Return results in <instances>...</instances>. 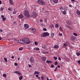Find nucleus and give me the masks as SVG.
<instances>
[{"label": "nucleus", "instance_id": "49", "mask_svg": "<svg viewBox=\"0 0 80 80\" xmlns=\"http://www.w3.org/2000/svg\"><path fill=\"white\" fill-rule=\"evenodd\" d=\"M28 67L29 68H30L31 67H32V65H31L29 64L28 65Z\"/></svg>", "mask_w": 80, "mask_h": 80}, {"label": "nucleus", "instance_id": "28", "mask_svg": "<svg viewBox=\"0 0 80 80\" xmlns=\"http://www.w3.org/2000/svg\"><path fill=\"white\" fill-rule=\"evenodd\" d=\"M76 54L77 56H79L80 55V53L78 52H76Z\"/></svg>", "mask_w": 80, "mask_h": 80}, {"label": "nucleus", "instance_id": "14", "mask_svg": "<svg viewBox=\"0 0 80 80\" xmlns=\"http://www.w3.org/2000/svg\"><path fill=\"white\" fill-rule=\"evenodd\" d=\"M53 2L54 3H58V0H53Z\"/></svg>", "mask_w": 80, "mask_h": 80}, {"label": "nucleus", "instance_id": "5", "mask_svg": "<svg viewBox=\"0 0 80 80\" xmlns=\"http://www.w3.org/2000/svg\"><path fill=\"white\" fill-rule=\"evenodd\" d=\"M30 30L32 33H36V30L35 28H30Z\"/></svg>", "mask_w": 80, "mask_h": 80}, {"label": "nucleus", "instance_id": "44", "mask_svg": "<svg viewBox=\"0 0 80 80\" xmlns=\"http://www.w3.org/2000/svg\"><path fill=\"white\" fill-rule=\"evenodd\" d=\"M63 46L64 47H66V46H67V45L66 44H64Z\"/></svg>", "mask_w": 80, "mask_h": 80}, {"label": "nucleus", "instance_id": "64", "mask_svg": "<svg viewBox=\"0 0 80 80\" xmlns=\"http://www.w3.org/2000/svg\"><path fill=\"white\" fill-rule=\"evenodd\" d=\"M72 2H75V0H71Z\"/></svg>", "mask_w": 80, "mask_h": 80}, {"label": "nucleus", "instance_id": "29", "mask_svg": "<svg viewBox=\"0 0 80 80\" xmlns=\"http://www.w3.org/2000/svg\"><path fill=\"white\" fill-rule=\"evenodd\" d=\"M8 10H9V11H12V8H8Z\"/></svg>", "mask_w": 80, "mask_h": 80}, {"label": "nucleus", "instance_id": "37", "mask_svg": "<svg viewBox=\"0 0 80 80\" xmlns=\"http://www.w3.org/2000/svg\"><path fill=\"white\" fill-rule=\"evenodd\" d=\"M2 21H5L6 20V18H2Z\"/></svg>", "mask_w": 80, "mask_h": 80}, {"label": "nucleus", "instance_id": "25", "mask_svg": "<svg viewBox=\"0 0 80 80\" xmlns=\"http://www.w3.org/2000/svg\"><path fill=\"white\" fill-rule=\"evenodd\" d=\"M59 30L61 31V32H62L63 31V29H62V28L61 27H60L59 28Z\"/></svg>", "mask_w": 80, "mask_h": 80}, {"label": "nucleus", "instance_id": "12", "mask_svg": "<svg viewBox=\"0 0 80 80\" xmlns=\"http://www.w3.org/2000/svg\"><path fill=\"white\" fill-rule=\"evenodd\" d=\"M14 73H17V74H18V75H22L21 73L18 71H15Z\"/></svg>", "mask_w": 80, "mask_h": 80}, {"label": "nucleus", "instance_id": "20", "mask_svg": "<svg viewBox=\"0 0 80 80\" xmlns=\"http://www.w3.org/2000/svg\"><path fill=\"white\" fill-rule=\"evenodd\" d=\"M9 2L11 5H13V2L12 1H9Z\"/></svg>", "mask_w": 80, "mask_h": 80}, {"label": "nucleus", "instance_id": "39", "mask_svg": "<svg viewBox=\"0 0 80 80\" xmlns=\"http://www.w3.org/2000/svg\"><path fill=\"white\" fill-rule=\"evenodd\" d=\"M16 12L15 11H14L12 12V13L14 14H16Z\"/></svg>", "mask_w": 80, "mask_h": 80}, {"label": "nucleus", "instance_id": "22", "mask_svg": "<svg viewBox=\"0 0 80 80\" xmlns=\"http://www.w3.org/2000/svg\"><path fill=\"white\" fill-rule=\"evenodd\" d=\"M59 9L60 10H63V6H62L60 7H59Z\"/></svg>", "mask_w": 80, "mask_h": 80}, {"label": "nucleus", "instance_id": "58", "mask_svg": "<svg viewBox=\"0 0 80 80\" xmlns=\"http://www.w3.org/2000/svg\"><path fill=\"white\" fill-rule=\"evenodd\" d=\"M51 27H54V25H53V24L51 25Z\"/></svg>", "mask_w": 80, "mask_h": 80}, {"label": "nucleus", "instance_id": "10", "mask_svg": "<svg viewBox=\"0 0 80 80\" xmlns=\"http://www.w3.org/2000/svg\"><path fill=\"white\" fill-rule=\"evenodd\" d=\"M66 23L68 25H72V23L71 22V21H66Z\"/></svg>", "mask_w": 80, "mask_h": 80}, {"label": "nucleus", "instance_id": "16", "mask_svg": "<svg viewBox=\"0 0 80 80\" xmlns=\"http://www.w3.org/2000/svg\"><path fill=\"white\" fill-rule=\"evenodd\" d=\"M46 58L45 57H42V61H44V62H45V60H46Z\"/></svg>", "mask_w": 80, "mask_h": 80}, {"label": "nucleus", "instance_id": "63", "mask_svg": "<svg viewBox=\"0 0 80 80\" xmlns=\"http://www.w3.org/2000/svg\"><path fill=\"white\" fill-rule=\"evenodd\" d=\"M38 75H36V77H38Z\"/></svg>", "mask_w": 80, "mask_h": 80}, {"label": "nucleus", "instance_id": "36", "mask_svg": "<svg viewBox=\"0 0 80 80\" xmlns=\"http://www.w3.org/2000/svg\"><path fill=\"white\" fill-rule=\"evenodd\" d=\"M3 76L4 77H7V75H6L5 74H3Z\"/></svg>", "mask_w": 80, "mask_h": 80}, {"label": "nucleus", "instance_id": "38", "mask_svg": "<svg viewBox=\"0 0 80 80\" xmlns=\"http://www.w3.org/2000/svg\"><path fill=\"white\" fill-rule=\"evenodd\" d=\"M54 64L55 65H57L58 64V62L57 61H56Z\"/></svg>", "mask_w": 80, "mask_h": 80}, {"label": "nucleus", "instance_id": "15", "mask_svg": "<svg viewBox=\"0 0 80 80\" xmlns=\"http://www.w3.org/2000/svg\"><path fill=\"white\" fill-rule=\"evenodd\" d=\"M76 13L77 14V15H79V16H80V11L78 10H77L76 11Z\"/></svg>", "mask_w": 80, "mask_h": 80}, {"label": "nucleus", "instance_id": "54", "mask_svg": "<svg viewBox=\"0 0 80 80\" xmlns=\"http://www.w3.org/2000/svg\"><path fill=\"white\" fill-rule=\"evenodd\" d=\"M1 18H4V16H3V15H2V16H1Z\"/></svg>", "mask_w": 80, "mask_h": 80}, {"label": "nucleus", "instance_id": "6", "mask_svg": "<svg viewBox=\"0 0 80 80\" xmlns=\"http://www.w3.org/2000/svg\"><path fill=\"white\" fill-rule=\"evenodd\" d=\"M37 13L35 12H33L31 15V17H33V18H35V17H37Z\"/></svg>", "mask_w": 80, "mask_h": 80}, {"label": "nucleus", "instance_id": "57", "mask_svg": "<svg viewBox=\"0 0 80 80\" xmlns=\"http://www.w3.org/2000/svg\"><path fill=\"white\" fill-rule=\"evenodd\" d=\"M39 48H36V50H39Z\"/></svg>", "mask_w": 80, "mask_h": 80}, {"label": "nucleus", "instance_id": "3", "mask_svg": "<svg viewBox=\"0 0 80 80\" xmlns=\"http://www.w3.org/2000/svg\"><path fill=\"white\" fill-rule=\"evenodd\" d=\"M49 33L47 32H43V34H42L41 36L42 37H46L47 36H48L49 35Z\"/></svg>", "mask_w": 80, "mask_h": 80}, {"label": "nucleus", "instance_id": "56", "mask_svg": "<svg viewBox=\"0 0 80 80\" xmlns=\"http://www.w3.org/2000/svg\"><path fill=\"white\" fill-rule=\"evenodd\" d=\"M41 78L42 79V80H43V79H44V78L43 76H42L41 77Z\"/></svg>", "mask_w": 80, "mask_h": 80}, {"label": "nucleus", "instance_id": "2", "mask_svg": "<svg viewBox=\"0 0 80 80\" xmlns=\"http://www.w3.org/2000/svg\"><path fill=\"white\" fill-rule=\"evenodd\" d=\"M24 16H25V17H28V18H29V17H30V14H29V12H28V11L27 10H26L24 11Z\"/></svg>", "mask_w": 80, "mask_h": 80}, {"label": "nucleus", "instance_id": "59", "mask_svg": "<svg viewBox=\"0 0 80 80\" xmlns=\"http://www.w3.org/2000/svg\"><path fill=\"white\" fill-rule=\"evenodd\" d=\"M58 59H59V60H61V58H60V57H59Z\"/></svg>", "mask_w": 80, "mask_h": 80}, {"label": "nucleus", "instance_id": "42", "mask_svg": "<svg viewBox=\"0 0 80 80\" xmlns=\"http://www.w3.org/2000/svg\"><path fill=\"white\" fill-rule=\"evenodd\" d=\"M51 37H53V36H54V33H52L51 34Z\"/></svg>", "mask_w": 80, "mask_h": 80}, {"label": "nucleus", "instance_id": "43", "mask_svg": "<svg viewBox=\"0 0 80 80\" xmlns=\"http://www.w3.org/2000/svg\"><path fill=\"white\" fill-rule=\"evenodd\" d=\"M2 10H3V8H1V9H0V11H2Z\"/></svg>", "mask_w": 80, "mask_h": 80}, {"label": "nucleus", "instance_id": "62", "mask_svg": "<svg viewBox=\"0 0 80 80\" xmlns=\"http://www.w3.org/2000/svg\"><path fill=\"white\" fill-rule=\"evenodd\" d=\"M11 58H12V59H13V58H14V57L13 56H12L11 57Z\"/></svg>", "mask_w": 80, "mask_h": 80}, {"label": "nucleus", "instance_id": "61", "mask_svg": "<svg viewBox=\"0 0 80 80\" xmlns=\"http://www.w3.org/2000/svg\"><path fill=\"white\" fill-rule=\"evenodd\" d=\"M58 68H60V66L59 65H58Z\"/></svg>", "mask_w": 80, "mask_h": 80}, {"label": "nucleus", "instance_id": "26", "mask_svg": "<svg viewBox=\"0 0 80 80\" xmlns=\"http://www.w3.org/2000/svg\"><path fill=\"white\" fill-rule=\"evenodd\" d=\"M4 60L6 62H7V58H4Z\"/></svg>", "mask_w": 80, "mask_h": 80}, {"label": "nucleus", "instance_id": "30", "mask_svg": "<svg viewBox=\"0 0 80 80\" xmlns=\"http://www.w3.org/2000/svg\"><path fill=\"white\" fill-rule=\"evenodd\" d=\"M35 45H38V42L36 41L35 42Z\"/></svg>", "mask_w": 80, "mask_h": 80}, {"label": "nucleus", "instance_id": "40", "mask_svg": "<svg viewBox=\"0 0 80 80\" xmlns=\"http://www.w3.org/2000/svg\"><path fill=\"white\" fill-rule=\"evenodd\" d=\"M18 43H21V40H19L18 41Z\"/></svg>", "mask_w": 80, "mask_h": 80}, {"label": "nucleus", "instance_id": "9", "mask_svg": "<svg viewBox=\"0 0 80 80\" xmlns=\"http://www.w3.org/2000/svg\"><path fill=\"white\" fill-rule=\"evenodd\" d=\"M65 9H64V11L62 12V13L64 14V15H66V11H67V8H64Z\"/></svg>", "mask_w": 80, "mask_h": 80}, {"label": "nucleus", "instance_id": "55", "mask_svg": "<svg viewBox=\"0 0 80 80\" xmlns=\"http://www.w3.org/2000/svg\"><path fill=\"white\" fill-rule=\"evenodd\" d=\"M40 21L41 22H43V20L40 19Z\"/></svg>", "mask_w": 80, "mask_h": 80}, {"label": "nucleus", "instance_id": "48", "mask_svg": "<svg viewBox=\"0 0 80 80\" xmlns=\"http://www.w3.org/2000/svg\"><path fill=\"white\" fill-rule=\"evenodd\" d=\"M78 63H79V65H80V60H78Z\"/></svg>", "mask_w": 80, "mask_h": 80}, {"label": "nucleus", "instance_id": "45", "mask_svg": "<svg viewBox=\"0 0 80 80\" xmlns=\"http://www.w3.org/2000/svg\"><path fill=\"white\" fill-rule=\"evenodd\" d=\"M65 26H66V27H68V28H70V26L69 25H66Z\"/></svg>", "mask_w": 80, "mask_h": 80}, {"label": "nucleus", "instance_id": "60", "mask_svg": "<svg viewBox=\"0 0 80 80\" xmlns=\"http://www.w3.org/2000/svg\"><path fill=\"white\" fill-rule=\"evenodd\" d=\"M42 9L43 10H45V7H43V8H42Z\"/></svg>", "mask_w": 80, "mask_h": 80}, {"label": "nucleus", "instance_id": "13", "mask_svg": "<svg viewBox=\"0 0 80 80\" xmlns=\"http://www.w3.org/2000/svg\"><path fill=\"white\" fill-rule=\"evenodd\" d=\"M25 43V40H24V38L23 39H21L20 43H21L22 44H24Z\"/></svg>", "mask_w": 80, "mask_h": 80}, {"label": "nucleus", "instance_id": "23", "mask_svg": "<svg viewBox=\"0 0 80 80\" xmlns=\"http://www.w3.org/2000/svg\"><path fill=\"white\" fill-rule=\"evenodd\" d=\"M54 48H58V46L57 45H55L54 46Z\"/></svg>", "mask_w": 80, "mask_h": 80}, {"label": "nucleus", "instance_id": "27", "mask_svg": "<svg viewBox=\"0 0 80 80\" xmlns=\"http://www.w3.org/2000/svg\"><path fill=\"white\" fill-rule=\"evenodd\" d=\"M23 78V76H21L19 78V80H22V78Z\"/></svg>", "mask_w": 80, "mask_h": 80}, {"label": "nucleus", "instance_id": "4", "mask_svg": "<svg viewBox=\"0 0 80 80\" xmlns=\"http://www.w3.org/2000/svg\"><path fill=\"white\" fill-rule=\"evenodd\" d=\"M24 40L25 43L27 44H29L30 43V40H29L28 38H24Z\"/></svg>", "mask_w": 80, "mask_h": 80}, {"label": "nucleus", "instance_id": "46", "mask_svg": "<svg viewBox=\"0 0 80 80\" xmlns=\"http://www.w3.org/2000/svg\"><path fill=\"white\" fill-rule=\"evenodd\" d=\"M14 65L15 66H17L18 65V64L17 63H15Z\"/></svg>", "mask_w": 80, "mask_h": 80}, {"label": "nucleus", "instance_id": "31", "mask_svg": "<svg viewBox=\"0 0 80 80\" xmlns=\"http://www.w3.org/2000/svg\"><path fill=\"white\" fill-rule=\"evenodd\" d=\"M44 54H46V53H48V52H42Z\"/></svg>", "mask_w": 80, "mask_h": 80}, {"label": "nucleus", "instance_id": "47", "mask_svg": "<svg viewBox=\"0 0 80 80\" xmlns=\"http://www.w3.org/2000/svg\"><path fill=\"white\" fill-rule=\"evenodd\" d=\"M43 30H44V31H46L47 29L46 28H44L43 29Z\"/></svg>", "mask_w": 80, "mask_h": 80}, {"label": "nucleus", "instance_id": "7", "mask_svg": "<svg viewBox=\"0 0 80 80\" xmlns=\"http://www.w3.org/2000/svg\"><path fill=\"white\" fill-rule=\"evenodd\" d=\"M24 27L25 29H28L29 28V25L28 24H24Z\"/></svg>", "mask_w": 80, "mask_h": 80}, {"label": "nucleus", "instance_id": "53", "mask_svg": "<svg viewBox=\"0 0 80 80\" xmlns=\"http://www.w3.org/2000/svg\"><path fill=\"white\" fill-rule=\"evenodd\" d=\"M36 50V48H33V50Z\"/></svg>", "mask_w": 80, "mask_h": 80}, {"label": "nucleus", "instance_id": "34", "mask_svg": "<svg viewBox=\"0 0 80 80\" xmlns=\"http://www.w3.org/2000/svg\"><path fill=\"white\" fill-rule=\"evenodd\" d=\"M53 58H54V59L55 60H56L57 59V57H55V56H54Z\"/></svg>", "mask_w": 80, "mask_h": 80}, {"label": "nucleus", "instance_id": "18", "mask_svg": "<svg viewBox=\"0 0 80 80\" xmlns=\"http://www.w3.org/2000/svg\"><path fill=\"white\" fill-rule=\"evenodd\" d=\"M27 48H28V49H30L31 48V47H30V46L29 45H27Z\"/></svg>", "mask_w": 80, "mask_h": 80}, {"label": "nucleus", "instance_id": "51", "mask_svg": "<svg viewBox=\"0 0 80 80\" xmlns=\"http://www.w3.org/2000/svg\"><path fill=\"white\" fill-rule=\"evenodd\" d=\"M3 32V30L2 29H0V32Z\"/></svg>", "mask_w": 80, "mask_h": 80}, {"label": "nucleus", "instance_id": "11", "mask_svg": "<svg viewBox=\"0 0 80 80\" xmlns=\"http://www.w3.org/2000/svg\"><path fill=\"white\" fill-rule=\"evenodd\" d=\"M18 18H23V15L22 14H20L18 16Z\"/></svg>", "mask_w": 80, "mask_h": 80}, {"label": "nucleus", "instance_id": "21", "mask_svg": "<svg viewBox=\"0 0 80 80\" xmlns=\"http://www.w3.org/2000/svg\"><path fill=\"white\" fill-rule=\"evenodd\" d=\"M43 48L45 49V50H47V49H48V48H47V46H43Z\"/></svg>", "mask_w": 80, "mask_h": 80}, {"label": "nucleus", "instance_id": "50", "mask_svg": "<svg viewBox=\"0 0 80 80\" xmlns=\"http://www.w3.org/2000/svg\"><path fill=\"white\" fill-rule=\"evenodd\" d=\"M69 6L70 7H72V5L70 4Z\"/></svg>", "mask_w": 80, "mask_h": 80}, {"label": "nucleus", "instance_id": "33", "mask_svg": "<svg viewBox=\"0 0 80 80\" xmlns=\"http://www.w3.org/2000/svg\"><path fill=\"white\" fill-rule=\"evenodd\" d=\"M73 34L75 36H76V37H77V34L74 32L73 33Z\"/></svg>", "mask_w": 80, "mask_h": 80}, {"label": "nucleus", "instance_id": "8", "mask_svg": "<svg viewBox=\"0 0 80 80\" xmlns=\"http://www.w3.org/2000/svg\"><path fill=\"white\" fill-rule=\"evenodd\" d=\"M30 61L31 63H33V62H34L33 57H31L30 58Z\"/></svg>", "mask_w": 80, "mask_h": 80}, {"label": "nucleus", "instance_id": "32", "mask_svg": "<svg viewBox=\"0 0 80 80\" xmlns=\"http://www.w3.org/2000/svg\"><path fill=\"white\" fill-rule=\"evenodd\" d=\"M23 48H19V50H22Z\"/></svg>", "mask_w": 80, "mask_h": 80}, {"label": "nucleus", "instance_id": "52", "mask_svg": "<svg viewBox=\"0 0 80 80\" xmlns=\"http://www.w3.org/2000/svg\"><path fill=\"white\" fill-rule=\"evenodd\" d=\"M59 35H60V36H61V37H62V33H59Z\"/></svg>", "mask_w": 80, "mask_h": 80}, {"label": "nucleus", "instance_id": "35", "mask_svg": "<svg viewBox=\"0 0 80 80\" xmlns=\"http://www.w3.org/2000/svg\"><path fill=\"white\" fill-rule=\"evenodd\" d=\"M57 69H58V68H57V67L55 68V69L54 70V72H57Z\"/></svg>", "mask_w": 80, "mask_h": 80}, {"label": "nucleus", "instance_id": "17", "mask_svg": "<svg viewBox=\"0 0 80 80\" xmlns=\"http://www.w3.org/2000/svg\"><path fill=\"white\" fill-rule=\"evenodd\" d=\"M46 63H52V61H50L47 60L46 61Z\"/></svg>", "mask_w": 80, "mask_h": 80}, {"label": "nucleus", "instance_id": "24", "mask_svg": "<svg viewBox=\"0 0 80 80\" xmlns=\"http://www.w3.org/2000/svg\"><path fill=\"white\" fill-rule=\"evenodd\" d=\"M58 24H56L55 25V28H58Z\"/></svg>", "mask_w": 80, "mask_h": 80}, {"label": "nucleus", "instance_id": "41", "mask_svg": "<svg viewBox=\"0 0 80 80\" xmlns=\"http://www.w3.org/2000/svg\"><path fill=\"white\" fill-rule=\"evenodd\" d=\"M51 68H54V66H53V65L52 64L51 66Z\"/></svg>", "mask_w": 80, "mask_h": 80}, {"label": "nucleus", "instance_id": "19", "mask_svg": "<svg viewBox=\"0 0 80 80\" xmlns=\"http://www.w3.org/2000/svg\"><path fill=\"white\" fill-rule=\"evenodd\" d=\"M40 73V72H39L38 71H35L34 72V74L35 75H36V74H39Z\"/></svg>", "mask_w": 80, "mask_h": 80}, {"label": "nucleus", "instance_id": "1", "mask_svg": "<svg viewBox=\"0 0 80 80\" xmlns=\"http://www.w3.org/2000/svg\"><path fill=\"white\" fill-rule=\"evenodd\" d=\"M37 3L42 5H45L46 4L45 2L42 0H38L37 1Z\"/></svg>", "mask_w": 80, "mask_h": 80}]
</instances>
